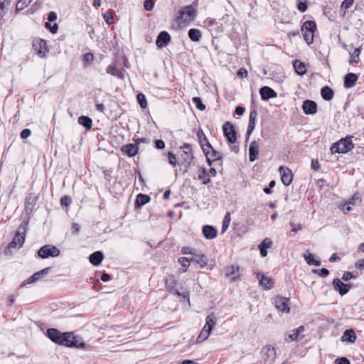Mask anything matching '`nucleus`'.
<instances>
[{
    "instance_id": "f257e3e1",
    "label": "nucleus",
    "mask_w": 364,
    "mask_h": 364,
    "mask_svg": "<svg viewBox=\"0 0 364 364\" xmlns=\"http://www.w3.org/2000/svg\"><path fill=\"white\" fill-rule=\"evenodd\" d=\"M46 336L59 346L75 348H83L85 346L82 338L73 332L63 333L57 328H50L46 331Z\"/></svg>"
},
{
    "instance_id": "f03ea898",
    "label": "nucleus",
    "mask_w": 364,
    "mask_h": 364,
    "mask_svg": "<svg viewBox=\"0 0 364 364\" xmlns=\"http://www.w3.org/2000/svg\"><path fill=\"white\" fill-rule=\"evenodd\" d=\"M28 219L22 220L14 237L6 249V254L11 248H20L25 242L26 234L28 230Z\"/></svg>"
},
{
    "instance_id": "7ed1b4c3",
    "label": "nucleus",
    "mask_w": 364,
    "mask_h": 364,
    "mask_svg": "<svg viewBox=\"0 0 364 364\" xmlns=\"http://www.w3.org/2000/svg\"><path fill=\"white\" fill-rule=\"evenodd\" d=\"M353 149L352 136H346L333 143L331 147V151L332 153L346 154Z\"/></svg>"
},
{
    "instance_id": "20e7f679",
    "label": "nucleus",
    "mask_w": 364,
    "mask_h": 364,
    "mask_svg": "<svg viewBox=\"0 0 364 364\" xmlns=\"http://www.w3.org/2000/svg\"><path fill=\"white\" fill-rule=\"evenodd\" d=\"M182 152L180 154L179 159L181 163L185 166V171H187L193 159L192 146L189 144L184 143L181 147Z\"/></svg>"
},
{
    "instance_id": "39448f33",
    "label": "nucleus",
    "mask_w": 364,
    "mask_h": 364,
    "mask_svg": "<svg viewBox=\"0 0 364 364\" xmlns=\"http://www.w3.org/2000/svg\"><path fill=\"white\" fill-rule=\"evenodd\" d=\"M60 255V250L53 245H46L41 247L38 251V256L41 259H46L50 257H56Z\"/></svg>"
},
{
    "instance_id": "423d86ee",
    "label": "nucleus",
    "mask_w": 364,
    "mask_h": 364,
    "mask_svg": "<svg viewBox=\"0 0 364 364\" xmlns=\"http://www.w3.org/2000/svg\"><path fill=\"white\" fill-rule=\"evenodd\" d=\"M223 130L227 141L230 144H234L237 139V133L234 125L230 122H226L223 126Z\"/></svg>"
},
{
    "instance_id": "0eeeda50",
    "label": "nucleus",
    "mask_w": 364,
    "mask_h": 364,
    "mask_svg": "<svg viewBox=\"0 0 364 364\" xmlns=\"http://www.w3.org/2000/svg\"><path fill=\"white\" fill-rule=\"evenodd\" d=\"M196 11L193 6H186L180 10L178 18L184 21H191L196 16Z\"/></svg>"
},
{
    "instance_id": "6e6552de",
    "label": "nucleus",
    "mask_w": 364,
    "mask_h": 364,
    "mask_svg": "<svg viewBox=\"0 0 364 364\" xmlns=\"http://www.w3.org/2000/svg\"><path fill=\"white\" fill-rule=\"evenodd\" d=\"M332 285L334 289L338 291L341 296L346 294L351 288V284H345L338 278H335L333 280Z\"/></svg>"
},
{
    "instance_id": "1a4fd4ad",
    "label": "nucleus",
    "mask_w": 364,
    "mask_h": 364,
    "mask_svg": "<svg viewBox=\"0 0 364 364\" xmlns=\"http://www.w3.org/2000/svg\"><path fill=\"white\" fill-rule=\"evenodd\" d=\"M275 307L285 313H289L290 311V308L289 306V299L282 296H277L274 299Z\"/></svg>"
},
{
    "instance_id": "9d476101",
    "label": "nucleus",
    "mask_w": 364,
    "mask_h": 364,
    "mask_svg": "<svg viewBox=\"0 0 364 364\" xmlns=\"http://www.w3.org/2000/svg\"><path fill=\"white\" fill-rule=\"evenodd\" d=\"M171 40L170 34L167 31H161L157 36L156 45L159 48L166 47Z\"/></svg>"
},
{
    "instance_id": "9b49d317",
    "label": "nucleus",
    "mask_w": 364,
    "mask_h": 364,
    "mask_svg": "<svg viewBox=\"0 0 364 364\" xmlns=\"http://www.w3.org/2000/svg\"><path fill=\"white\" fill-rule=\"evenodd\" d=\"M279 171L283 184L286 186H289L291 183L293 178L291 171L289 168L284 166H280Z\"/></svg>"
},
{
    "instance_id": "f8f14e48",
    "label": "nucleus",
    "mask_w": 364,
    "mask_h": 364,
    "mask_svg": "<svg viewBox=\"0 0 364 364\" xmlns=\"http://www.w3.org/2000/svg\"><path fill=\"white\" fill-rule=\"evenodd\" d=\"M47 43L45 40L41 38H35L33 40L32 46L33 48L36 51L37 54L43 58L45 57V52H43V49L46 50Z\"/></svg>"
},
{
    "instance_id": "ddd939ff",
    "label": "nucleus",
    "mask_w": 364,
    "mask_h": 364,
    "mask_svg": "<svg viewBox=\"0 0 364 364\" xmlns=\"http://www.w3.org/2000/svg\"><path fill=\"white\" fill-rule=\"evenodd\" d=\"M50 267H46L41 271H38V272L34 273L32 276H31L28 279H27L26 281H24L22 283L21 287H24L26 284H33V283L36 282L41 278V277H43V276L46 275L47 274H48V272H50Z\"/></svg>"
},
{
    "instance_id": "4468645a",
    "label": "nucleus",
    "mask_w": 364,
    "mask_h": 364,
    "mask_svg": "<svg viewBox=\"0 0 364 364\" xmlns=\"http://www.w3.org/2000/svg\"><path fill=\"white\" fill-rule=\"evenodd\" d=\"M257 116V112L256 109H252L250 113L248 127H247V133H246V139H245L246 142L248 141L250 136L252 134V132L255 129Z\"/></svg>"
},
{
    "instance_id": "2eb2a0df",
    "label": "nucleus",
    "mask_w": 364,
    "mask_h": 364,
    "mask_svg": "<svg viewBox=\"0 0 364 364\" xmlns=\"http://www.w3.org/2000/svg\"><path fill=\"white\" fill-rule=\"evenodd\" d=\"M262 353H264V363H272L276 357V350L274 347L270 346H266L262 349Z\"/></svg>"
},
{
    "instance_id": "dca6fc26",
    "label": "nucleus",
    "mask_w": 364,
    "mask_h": 364,
    "mask_svg": "<svg viewBox=\"0 0 364 364\" xmlns=\"http://www.w3.org/2000/svg\"><path fill=\"white\" fill-rule=\"evenodd\" d=\"M165 285L168 291L171 294L176 295L178 297L181 296V294L176 289V282L174 276L168 277L166 279Z\"/></svg>"
},
{
    "instance_id": "f3484780",
    "label": "nucleus",
    "mask_w": 364,
    "mask_h": 364,
    "mask_svg": "<svg viewBox=\"0 0 364 364\" xmlns=\"http://www.w3.org/2000/svg\"><path fill=\"white\" fill-rule=\"evenodd\" d=\"M302 109L306 114H314L317 112V104L311 100H306L302 105Z\"/></svg>"
},
{
    "instance_id": "a211bd4d",
    "label": "nucleus",
    "mask_w": 364,
    "mask_h": 364,
    "mask_svg": "<svg viewBox=\"0 0 364 364\" xmlns=\"http://www.w3.org/2000/svg\"><path fill=\"white\" fill-rule=\"evenodd\" d=\"M259 94L262 100L267 101L277 96V92L268 86H263L259 89Z\"/></svg>"
},
{
    "instance_id": "6ab92c4d",
    "label": "nucleus",
    "mask_w": 364,
    "mask_h": 364,
    "mask_svg": "<svg viewBox=\"0 0 364 364\" xmlns=\"http://www.w3.org/2000/svg\"><path fill=\"white\" fill-rule=\"evenodd\" d=\"M201 134L203 136V140L205 142V144L203 143V140L201 139V136H200V132H198L197 136L198 137L199 143H200V144L201 146V148H202V150H203V152L204 155L205 156H208L210 155V149L212 150L213 148L212 145L208 141V139H207L205 135L204 134V133L202 132Z\"/></svg>"
},
{
    "instance_id": "aec40b11",
    "label": "nucleus",
    "mask_w": 364,
    "mask_h": 364,
    "mask_svg": "<svg viewBox=\"0 0 364 364\" xmlns=\"http://www.w3.org/2000/svg\"><path fill=\"white\" fill-rule=\"evenodd\" d=\"M37 197L34 193H29L26 198V203H25V211L27 214H30L36 203Z\"/></svg>"
},
{
    "instance_id": "412c9836",
    "label": "nucleus",
    "mask_w": 364,
    "mask_h": 364,
    "mask_svg": "<svg viewBox=\"0 0 364 364\" xmlns=\"http://www.w3.org/2000/svg\"><path fill=\"white\" fill-rule=\"evenodd\" d=\"M203 234L204 237L208 240H212L216 237L218 230L213 226L205 225L203 227L202 229Z\"/></svg>"
},
{
    "instance_id": "4be33fe9",
    "label": "nucleus",
    "mask_w": 364,
    "mask_h": 364,
    "mask_svg": "<svg viewBox=\"0 0 364 364\" xmlns=\"http://www.w3.org/2000/svg\"><path fill=\"white\" fill-rule=\"evenodd\" d=\"M122 153L127 154L129 157L134 156L139 151L138 146L135 144H128L122 147Z\"/></svg>"
},
{
    "instance_id": "5701e85b",
    "label": "nucleus",
    "mask_w": 364,
    "mask_h": 364,
    "mask_svg": "<svg viewBox=\"0 0 364 364\" xmlns=\"http://www.w3.org/2000/svg\"><path fill=\"white\" fill-rule=\"evenodd\" d=\"M259 154V144L256 141H252L249 147V160L251 162L257 159Z\"/></svg>"
},
{
    "instance_id": "b1692460",
    "label": "nucleus",
    "mask_w": 364,
    "mask_h": 364,
    "mask_svg": "<svg viewBox=\"0 0 364 364\" xmlns=\"http://www.w3.org/2000/svg\"><path fill=\"white\" fill-rule=\"evenodd\" d=\"M272 245V241L269 238L264 239L258 245V249L262 257L267 255V249L270 248Z\"/></svg>"
},
{
    "instance_id": "393cba45",
    "label": "nucleus",
    "mask_w": 364,
    "mask_h": 364,
    "mask_svg": "<svg viewBox=\"0 0 364 364\" xmlns=\"http://www.w3.org/2000/svg\"><path fill=\"white\" fill-rule=\"evenodd\" d=\"M358 76L355 73H349L344 76V87L351 88L358 80Z\"/></svg>"
},
{
    "instance_id": "a878e982",
    "label": "nucleus",
    "mask_w": 364,
    "mask_h": 364,
    "mask_svg": "<svg viewBox=\"0 0 364 364\" xmlns=\"http://www.w3.org/2000/svg\"><path fill=\"white\" fill-rule=\"evenodd\" d=\"M356 334L353 329L349 328L346 329L341 337V341L343 342H348V343H354L356 340Z\"/></svg>"
},
{
    "instance_id": "bb28decb",
    "label": "nucleus",
    "mask_w": 364,
    "mask_h": 364,
    "mask_svg": "<svg viewBox=\"0 0 364 364\" xmlns=\"http://www.w3.org/2000/svg\"><path fill=\"white\" fill-rule=\"evenodd\" d=\"M104 255L101 251H96L89 257L90 262L94 266L99 265L103 260Z\"/></svg>"
},
{
    "instance_id": "cd10ccee",
    "label": "nucleus",
    "mask_w": 364,
    "mask_h": 364,
    "mask_svg": "<svg viewBox=\"0 0 364 364\" xmlns=\"http://www.w3.org/2000/svg\"><path fill=\"white\" fill-rule=\"evenodd\" d=\"M151 200V198L148 195L139 193L137 195L135 200V208H139L141 206L148 203Z\"/></svg>"
},
{
    "instance_id": "c85d7f7f",
    "label": "nucleus",
    "mask_w": 364,
    "mask_h": 364,
    "mask_svg": "<svg viewBox=\"0 0 364 364\" xmlns=\"http://www.w3.org/2000/svg\"><path fill=\"white\" fill-rule=\"evenodd\" d=\"M191 262L198 264L200 268L204 267L207 264L206 257L203 254H196L195 253L193 257L191 258Z\"/></svg>"
},
{
    "instance_id": "c756f323",
    "label": "nucleus",
    "mask_w": 364,
    "mask_h": 364,
    "mask_svg": "<svg viewBox=\"0 0 364 364\" xmlns=\"http://www.w3.org/2000/svg\"><path fill=\"white\" fill-rule=\"evenodd\" d=\"M321 95L323 100L330 101L333 99L334 92L330 87L325 86L321 89Z\"/></svg>"
},
{
    "instance_id": "7c9ffc66",
    "label": "nucleus",
    "mask_w": 364,
    "mask_h": 364,
    "mask_svg": "<svg viewBox=\"0 0 364 364\" xmlns=\"http://www.w3.org/2000/svg\"><path fill=\"white\" fill-rule=\"evenodd\" d=\"M294 68L295 72L299 75L302 76L304 74H306V68L305 64L299 60H296L294 62Z\"/></svg>"
},
{
    "instance_id": "2f4dec72",
    "label": "nucleus",
    "mask_w": 364,
    "mask_h": 364,
    "mask_svg": "<svg viewBox=\"0 0 364 364\" xmlns=\"http://www.w3.org/2000/svg\"><path fill=\"white\" fill-rule=\"evenodd\" d=\"M188 38L193 42H198L202 37L200 30L196 28H191L188 32Z\"/></svg>"
},
{
    "instance_id": "473e14b6",
    "label": "nucleus",
    "mask_w": 364,
    "mask_h": 364,
    "mask_svg": "<svg viewBox=\"0 0 364 364\" xmlns=\"http://www.w3.org/2000/svg\"><path fill=\"white\" fill-rule=\"evenodd\" d=\"M78 123L84 127L86 129H90L92 125V120L87 116H80L77 119Z\"/></svg>"
},
{
    "instance_id": "72a5a7b5",
    "label": "nucleus",
    "mask_w": 364,
    "mask_h": 364,
    "mask_svg": "<svg viewBox=\"0 0 364 364\" xmlns=\"http://www.w3.org/2000/svg\"><path fill=\"white\" fill-rule=\"evenodd\" d=\"M198 178L203 181V184L206 185L210 182L207 170L205 167H201L198 174Z\"/></svg>"
},
{
    "instance_id": "f704fd0d",
    "label": "nucleus",
    "mask_w": 364,
    "mask_h": 364,
    "mask_svg": "<svg viewBox=\"0 0 364 364\" xmlns=\"http://www.w3.org/2000/svg\"><path fill=\"white\" fill-rule=\"evenodd\" d=\"M107 73L116 76L118 78H123V73L119 70L114 65H109L106 70Z\"/></svg>"
},
{
    "instance_id": "c9c22d12",
    "label": "nucleus",
    "mask_w": 364,
    "mask_h": 364,
    "mask_svg": "<svg viewBox=\"0 0 364 364\" xmlns=\"http://www.w3.org/2000/svg\"><path fill=\"white\" fill-rule=\"evenodd\" d=\"M347 47H348V46H346V45L343 46V48L345 49H346L348 51V53L350 54L351 59L350 60V64L358 63L359 61L358 58L361 53V48L360 47V48H355V50L353 51V53H350V52L347 49Z\"/></svg>"
},
{
    "instance_id": "e433bc0d",
    "label": "nucleus",
    "mask_w": 364,
    "mask_h": 364,
    "mask_svg": "<svg viewBox=\"0 0 364 364\" xmlns=\"http://www.w3.org/2000/svg\"><path fill=\"white\" fill-rule=\"evenodd\" d=\"M316 29V25L315 21H305L302 26H301V31H311V32H315Z\"/></svg>"
},
{
    "instance_id": "4c0bfd02",
    "label": "nucleus",
    "mask_w": 364,
    "mask_h": 364,
    "mask_svg": "<svg viewBox=\"0 0 364 364\" xmlns=\"http://www.w3.org/2000/svg\"><path fill=\"white\" fill-rule=\"evenodd\" d=\"M239 271H240L239 267H235L232 265L228 268L227 272H226V276L232 277V280H234L237 277H240Z\"/></svg>"
},
{
    "instance_id": "58836bf2",
    "label": "nucleus",
    "mask_w": 364,
    "mask_h": 364,
    "mask_svg": "<svg viewBox=\"0 0 364 364\" xmlns=\"http://www.w3.org/2000/svg\"><path fill=\"white\" fill-rule=\"evenodd\" d=\"M216 321L213 314L208 315L206 318V322L203 327H206L208 331H212L214 326L215 325Z\"/></svg>"
},
{
    "instance_id": "ea45409f",
    "label": "nucleus",
    "mask_w": 364,
    "mask_h": 364,
    "mask_svg": "<svg viewBox=\"0 0 364 364\" xmlns=\"http://www.w3.org/2000/svg\"><path fill=\"white\" fill-rule=\"evenodd\" d=\"M259 284L263 286L266 289H270L273 287V281L271 278H269L264 275L261 277L259 279Z\"/></svg>"
},
{
    "instance_id": "a19ab883",
    "label": "nucleus",
    "mask_w": 364,
    "mask_h": 364,
    "mask_svg": "<svg viewBox=\"0 0 364 364\" xmlns=\"http://www.w3.org/2000/svg\"><path fill=\"white\" fill-rule=\"evenodd\" d=\"M304 259H305L306 262L309 265H314V266H320L321 265V262L318 259H316L314 258V255L309 253L307 255H304Z\"/></svg>"
},
{
    "instance_id": "79ce46f5",
    "label": "nucleus",
    "mask_w": 364,
    "mask_h": 364,
    "mask_svg": "<svg viewBox=\"0 0 364 364\" xmlns=\"http://www.w3.org/2000/svg\"><path fill=\"white\" fill-rule=\"evenodd\" d=\"M304 41L308 45H311L314 42V33L311 31H301Z\"/></svg>"
},
{
    "instance_id": "37998d69",
    "label": "nucleus",
    "mask_w": 364,
    "mask_h": 364,
    "mask_svg": "<svg viewBox=\"0 0 364 364\" xmlns=\"http://www.w3.org/2000/svg\"><path fill=\"white\" fill-rule=\"evenodd\" d=\"M230 213L229 212H227L223 220L222 233L225 232L227 230L230 225Z\"/></svg>"
},
{
    "instance_id": "c03bdc74",
    "label": "nucleus",
    "mask_w": 364,
    "mask_h": 364,
    "mask_svg": "<svg viewBox=\"0 0 364 364\" xmlns=\"http://www.w3.org/2000/svg\"><path fill=\"white\" fill-rule=\"evenodd\" d=\"M210 333V331H208L206 329V327H203L200 333L199 334V336L197 338V340H196L197 342L200 343V342H202V341L206 340L208 338Z\"/></svg>"
},
{
    "instance_id": "a18cd8bd",
    "label": "nucleus",
    "mask_w": 364,
    "mask_h": 364,
    "mask_svg": "<svg viewBox=\"0 0 364 364\" xmlns=\"http://www.w3.org/2000/svg\"><path fill=\"white\" fill-rule=\"evenodd\" d=\"M192 100L196 107L199 110L203 111L205 109V105L203 103L201 99L199 97H193Z\"/></svg>"
},
{
    "instance_id": "49530a36",
    "label": "nucleus",
    "mask_w": 364,
    "mask_h": 364,
    "mask_svg": "<svg viewBox=\"0 0 364 364\" xmlns=\"http://www.w3.org/2000/svg\"><path fill=\"white\" fill-rule=\"evenodd\" d=\"M136 97L140 107L143 109L146 108L147 107L146 96L142 93H139Z\"/></svg>"
},
{
    "instance_id": "de8ad7c7",
    "label": "nucleus",
    "mask_w": 364,
    "mask_h": 364,
    "mask_svg": "<svg viewBox=\"0 0 364 364\" xmlns=\"http://www.w3.org/2000/svg\"><path fill=\"white\" fill-rule=\"evenodd\" d=\"M361 203V198H360V195L357 193H355L353 197L350 198V200H349L348 202V204H351V205H358Z\"/></svg>"
},
{
    "instance_id": "09e8293b",
    "label": "nucleus",
    "mask_w": 364,
    "mask_h": 364,
    "mask_svg": "<svg viewBox=\"0 0 364 364\" xmlns=\"http://www.w3.org/2000/svg\"><path fill=\"white\" fill-rule=\"evenodd\" d=\"M178 263L183 267H188L190 266L191 259H188V257H182L178 258Z\"/></svg>"
},
{
    "instance_id": "8fccbe9b",
    "label": "nucleus",
    "mask_w": 364,
    "mask_h": 364,
    "mask_svg": "<svg viewBox=\"0 0 364 364\" xmlns=\"http://www.w3.org/2000/svg\"><path fill=\"white\" fill-rule=\"evenodd\" d=\"M71 203H72V199L68 196H64L60 199V205L62 206L68 207L71 204Z\"/></svg>"
},
{
    "instance_id": "3c124183",
    "label": "nucleus",
    "mask_w": 364,
    "mask_h": 364,
    "mask_svg": "<svg viewBox=\"0 0 364 364\" xmlns=\"http://www.w3.org/2000/svg\"><path fill=\"white\" fill-rule=\"evenodd\" d=\"M103 18L107 24L111 25L112 23H113V16L112 13L109 11L105 12L103 14Z\"/></svg>"
},
{
    "instance_id": "603ef678",
    "label": "nucleus",
    "mask_w": 364,
    "mask_h": 364,
    "mask_svg": "<svg viewBox=\"0 0 364 364\" xmlns=\"http://www.w3.org/2000/svg\"><path fill=\"white\" fill-rule=\"evenodd\" d=\"M168 162L170 164H171L173 166H176L177 159H176V156L174 154H173L172 152H168Z\"/></svg>"
},
{
    "instance_id": "864d4df0",
    "label": "nucleus",
    "mask_w": 364,
    "mask_h": 364,
    "mask_svg": "<svg viewBox=\"0 0 364 364\" xmlns=\"http://www.w3.org/2000/svg\"><path fill=\"white\" fill-rule=\"evenodd\" d=\"M154 3L152 0H145L144 7L146 11H150L154 9Z\"/></svg>"
},
{
    "instance_id": "5fc2aeb1",
    "label": "nucleus",
    "mask_w": 364,
    "mask_h": 364,
    "mask_svg": "<svg viewBox=\"0 0 364 364\" xmlns=\"http://www.w3.org/2000/svg\"><path fill=\"white\" fill-rule=\"evenodd\" d=\"M32 0H19L16 4L17 9H23L24 6H28Z\"/></svg>"
},
{
    "instance_id": "6e6d98bb",
    "label": "nucleus",
    "mask_w": 364,
    "mask_h": 364,
    "mask_svg": "<svg viewBox=\"0 0 364 364\" xmlns=\"http://www.w3.org/2000/svg\"><path fill=\"white\" fill-rule=\"evenodd\" d=\"M213 161L220 160L222 158L221 153L215 151L214 149H212V152L209 155Z\"/></svg>"
},
{
    "instance_id": "4d7b16f0",
    "label": "nucleus",
    "mask_w": 364,
    "mask_h": 364,
    "mask_svg": "<svg viewBox=\"0 0 364 364\" xmlns=\"http://www.w3.org/2000/svg\"><path fill=\"white\" fill-rule=\"evenodd\" d=\"M299 336L294 331V330L291 331V333H289L285 337V341H296Z\"/></svg>"
},
{
    "instance_id": "13d9d810",
    "label": "nucleus",
    "mask_w": 364,
    "mask_h": 364,
    "mask_svg": "<svg viewBox=\"0 0 364 364\" xmlns=\"http://www.w3.org/2000/svg\"><path fill=\"white\" fill-rule=\"evenodd\" d=\"M297 9L301 12H305L308 9V4L306 1H299L297 4Z\"/></svg>"
},
{
    "instance_id": "bf43d9fd",
    "label": "nucleus",
    "mask_w": 364,
    "mask_h": 364,
    "mask_svg": "<svg viewBox=\"0 0 364 364\" xmlns=\"http://www.w3.org/2000/svg\"><path fill=\"white\" fill-rule=\"evenodd\" d=\"M354 0H344L341 4V11H342V9H348L350 7L352 6Z\"/></svg>"
},
{
    "instance_id": "052dcab7",
    "label": "nucleus",
    "mask_w": 364,
    "mask_h": 364,
    "mask_svg": "<svg viewBox=\"0 0 364 364\" xmlns=\"http://www.w3.org/2000/svg\"><path fill=\"white\" fill-rule=\"evenodd\" d=\"M356 276L353 274V272H346L343 276H342V279L345 282H348L349 281L350 279H353V278H355Z\"/></svg>"
},
{
    "instance_id": "680f3d73",
    "label": "nucleus",
    "mask_w": 364,
    "mask_h": 364,
    "mask_svg": "<svg viewBox=\"0 0 364 364\" xmlns=\"http://www.w3.org/2000/svg\"><path fill=\"white\" fill-rule=\"evenodd\" d=\"M181 253L183 255H194L195 250L190 247H183L181 249Z\"/></svg>"
},
{
    "instance_id": "e2e57ef3",
    "label": "nucleus",
    "mask_w": 364,
    "mask_h": 364,
    "mask_svg": "<svg viewBox=\"0 0 364 364\" xmlns=\"http://www.w3.org/2000/svg\"><path fill=\"white\" fill-rule=\"evenodd\" d=\"M94 56L92 53H87L83 55L84 63H90L93 61Z\"/></svg>"
},
{
    "instance_id": "0e129e2a",
    "label": "nucleus",
    "mask_w": 364,
    "mask_h": 364,
    "mask_svg": "<svg viewBox=\"0 0 364 364\" xmlns=\"http://www.w3.org/2000/svg\"><path fill=\"white\" fill-rule=\"evenodd\" d=\"M336 364H350V360L346 357L338 358L335 360Z\"/></svg>"
},
{
    "instance_id": "69168bd1",
    "label": "nucleus",
    "mask_w": 364,
    "mask_h": 364,
    "mask_svg": "<svg viewBox=\"0 0 364 364\" xmlns=\"http://www.w3.org/2000/svg\"><path fill=\"white\" fill-rule=\"evenodd\" d=\"M31 134V131L29 129H24L21 131L20 136L23 139H27Z\"/></svg>"
},
{
    "instance_id": "338daca9",
    "label": "nucleus",
    "mask_w": 364,
    "mask_h": 364,
    "mask_svg": "<svg viewBox=\"0 0 364 364\" xmlns=\"http://www.w3.org/2000/svg\"><path fill=\"white\" fill-rule=\"evenodd\" d=\"M155 147L158 149H164L165 148V143L161 139H156L154 141Z\"/></svg>"
},
{
    "instance_id": "774afa93",
    "label": "nucleus",
    "mask_w": 364,
    "mask_h": 364,
    "mask_svg": "<svg viewBox=\"0 0 364 364\" xmlns=\"http://www.w3.org/2000/svg\"><path fill=\"white\" fill-rule=\"evenodd\" d=\"M311 167L314 171H318L320 168V164L317 159H312L311 163Z\"/></svg>"
}]
</instances>
